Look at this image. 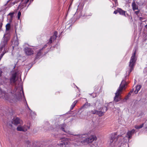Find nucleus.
Wrapping results in <instances>:
<instances>
[{"instance_id": "f257e3e1", "label": "nucleus", "mask_w": 147, "mask_h": 147, "mask_svg": "<svg viewBox=\"0 0 147 147\" xmlns=\"http://www.w3.org/2000/svg\"><path fill=\"white\" fill-rule=\"evenodd\" d=\"M66 126L65 124H63L60 125H58L55 127H51V129L53 131H59L61 130L65 132L73 135L76 136L75 138L77 139L78 142H81L82 144H84L91 143L94 140H96L97 139L96 136L94 135H92L89 138H86L87 136L86 134H74L72 132L65 130V127Z\"/></svg>"}, {"instance_id": "f03ea898", "label": "nucleus", "mask_w": 147, "mask_h": 147, "mask_svg": "<svg viewBox=\"0 0 147 147\" xmlns=\"http://www.w3.org/2000/svg\"><path fill=\"white\" fill-rule=\"evenodd\" d=\"M136 51L133 50V53L132 54V56L131 57L130 61L129 62V70L128 71H127L126 75L125 76V78L123 79L120 85L119 88L117 89L116 92L115 93V96L114 97V100L115 102H118L121 99V98L120 96V94L126 85V79L127 78V77L129 76V74L133 70L136 64V61L137 60L136 58Z\"/></svg>"}, {"instance_id": "7ed1b4c3", "label": "nucleus", "mask_w": 147, "mask_h": 147, "mask_svg": "<svg viewBox=\"0 0 147 147\" xmlns=\"http://www.w3.org/2000/svg\"><path fill=\"white\" fill-rule=\"evenodd\" d=\"M16 93L14 95L12 92L8 94L0 88V98L5 99L10 102H16L22 100V96H24V92L22 87L16 88Z\"/></svg>"}, {"instance_id": "20e7f679", "label": "nucleus", "mask_w": 147, "mask_h": 147, "mask_svg": "<svg viewBox=\"0 0 147 147\" xmlns=\"http://www.w3.org/2000/svg\"><path fill=\"white\" fill-rule=\"evenodd\" d=\"M10 38V34H5L3 38V40L1 42L0 45V51H2L4 48V51L0 55V60L6 52V49L5 48V46L7 44L8 41L9 40Z\"/></svg>"}, {"instance_id": "39448f33", "label": "nucleus", "mask_w": 147, "mask_h": 147, "mask_svg": "<svg viewBox=\"0 0 147 147\" xmlns=\"http://www.w3.org/2000/svg\"><path fill=\"white\" fill-rule=\"evenodd\" d=\"M70 144L69 139L68 138H61L57 144L59 147H68Z\"/></svg>"}, {"instance_id": "423d86ee", "label": "nucleus", "mask_w": 147, "mask_h": 147, "mask_svg": "<svg viewBox=\"0 0 147 147\" xmlns=\"http://www.w3.org/2000/svg\"><path fill=\"white\" fill-rule=\"evenodd\" d=\"M84 4V3L83 1H81L80 3V4L78 6V9L77 10V11L75 14L77 13H78L82 17L86 16H89V15H88L87 14L85 13L84 11H83V10Z\"/></svg>"}, {"instance_id": "0eeeda50", "label": "nucleus", "mask_w": 147, "mask_h": 147, "mask_svg": "<svg viewBox=\"0 0 147 147\" xmlns=\"http://www.w3.org/2000/svg\"><path fill=\"white\" fill-rule=\"evenodd\" d=\"M117 140V138L116 135H112L110 139L108 141V144L109 147H114L116 145V142Z\"/></svg>"}, {"instance_id": "6e6552de", "label": "nucleus", "mask_w": 147, "mask_h": 147, "mask_svg": "<svg viewBox=\"0 0 147 147\" xmlns=\"http://www.w3.org/2000/svg\"><path fill=\"white\" fill-rule=\"evenodd\" d=\"M18 74V72L15 71L11 74V76L9 80L10 84H15L16 81V77Z\"/></svg>"}, {"instance_id": "1a4fd4ad", "label": "nucleus", "mask_w": 147, "mask_h": 147, "mask_svg": "<svg viewBox=\"0 0 147 147\" xmlns=\"http://www.w3.org/2000/svg\"><path fill=\"white\" fill-rule=\"evenodd\" d=\"M24 51L26 54L27 55H31L34 53L33 49L27 47H26L24 49Z\"/></svg>"}, {"instance_id": "9d476101", "label": "nucleus", "mask_w": 147, "mask_h": 147, "mask_svg": "<svg viewBox=\"0 0 147 147\" xmlns=\"http://www.w3.org/2000/svg\"><path fill=\"white\" fill-rule=\"evenodd\" d=\"M10 84L8 79L5 77H1L0 78V85H8Z\"/></svg>"}, {"instance_id": "9b49d317", "label": "nucleus", "mask_w": 147, "mask_h": 147, "mask_svg": "<svg viewBox=\"0 0 147 147\" xmlns=\"http://www.w3.org/2000/svg\"><path fill=\"white\" fill-rule=\"evenodd\" d=\"M25 145L26 147H43L42 146H40L37 145V142H34L32 143V145L31 146L30 145V142L29 141H25L24 142Z\"/></svg>"}, {"instance_id": "f8f14e48", "label": "nucleus", "mask_w": 147, "mask_h": 147, "mask_svg": "<svg viewBox=\"0 0 147 147\" xmlns=\"http://www.w3.org/2000/svg\"><path fill=\"white\" fill-rule=\"evenodd\" d=\"M57 34L58 33L57 32L55 31L54 32L53 35L50 38L47 44L50 45L52 42L53 41L56 40L57 37Z\"/></svg>"}, {"instance_id": "ddd939ff", "label": "nucleus", "mask_w": 147, "mask_h": 147, "mask_svg": "<svg viewBox=\"0 0 147 147\" xmlns=\"http://www.w3.org/2000/svg\"><path fill=\"white\" fill-rule=\"evenodd\" d=\"M12 123L15 125H17L19 124H21L22 123V121L18 117H14L11 121Z\"/></svg>"}, {"instance_id": "4468645a", "label": "nucleus", "mask_w": 147, "mask_h": 147, "mask_svg": "<svg viewBox=\"0 0 147 147\" xmlns=\"http://www.w3.org/2000/svg\"><path fill=\"white\" fill-rule=\"evenodd\" d=\"M12 44H13L15 47L18 46L19 44V40L17 36H15L11 40Z\"/></svg>"}, {"instance_id": "2eb2a0df", "label": "nucleus", "mask_w": 147, "mask_h": 147, "mask_svg": "<svg viewBox=\"0 0 147 147\" xmlns=\"http://www.w3.org/2000/svg\"><path fill=\"white\" fill-rule=\"evenodd\" d=\"M29 128V127L27 126H25L22 127L20 125H19L17 127V129L18 131L25 132L27 131L28 129Z\"/></svg>"}, {"instance_id": "dca6fc26", "label": "nucleus", "mask_w": 147, "mask_h": 147, "mask_svg": "<svg viewBox=\"0 0 147 147\" xmlns=\"http://www.w3.org/2000/svg\"><path fill=\"white\" fill-rule=\"evenodd\" d=\"M135 132V130L134 129H133L131 131H128L127 134V135L128 139H131L132 138V136Z\"/></svg>"}, {"instance_id": "f3484780", "label": "nucleus", "mask_w": 147, "mask_h": 147, "mask_svg": "<svg viewBox=\"0 0 147 147\" xmlns=\"http://www.w3.org/2000/svg\"><path fill=\"white\" fill-rule=\"evenodd\" d=\"M22 97H23L24 98V101L26 102V105L27 106V108H28V109L30 110V115L31 116H32V117H34V116L36 115V114L34 112H33L30 109V108L29 107V106H28V105L27 103L26 100L25 98V97H24V96H22Z\"/></svg>"}, {"instance_id": "a211bd4d", "label": "nucleus", "mask_w": 147, "mask_h": 147, "mask_svg": "<svg viewBox=\"0 0 147 147\" xmlns=\"http://www.w3.org/2000/svg\"><path fill=\"white\" fill-rule=\"evenodd\" d=\"M29 1H21V2L20 3V7L22 9L26 7V4L28 3Z\"/></svg>"}, {"instance_id": "6ab92c4d", "label": "nucleus", "mask_w": 147, "mask_h": 147, "mask_svg": "<svg viewBox=\"0 0 147 147\" xmlns=\"http://www.w3.org/2000/svg\"><path fill=\"white\" fill-rule=\"evenodd\" d=\"M97 109L103 111L102 112L103 113V114H104V113L105 112L108 110L107 107L105 106L102 107H97Z\"/></svg>"}, {"instance_id": "aec40b11", "label": "nucleus", "mask_w": 147, "mask_h": 147, "mask_svg": "<svg viewBox=\"0 0 147 147\" xmlns=\"http://www.w3.org/2000/svg\"><path fill=\"white\" fill-rule=\"evenodd\" d=\"M132 9L134 11L135 10H138V6L136 5L135 1H134L132 4Z\"/></svg>"}, {"instance_id": "412c9836", "label": "nucleus", "mask_w": 147, "mask_h": 147, "mask_svg": "<svg viewBox=\"0 0 147 147\" xmlns=\"http://www.w3.org/2000/svg\"><path fill=\"white\" fill-rule=\"evenodd\" d=\"M141 87V85H138L136 86V90L134 91V92L135 94H137L138 91L140 90Z\"/></svg>"}, {"instance_id": "4be33fe9", "label": "nucleus", "mask_w": 147, "mask_h": 147, "mask_svg": "<svg viewBox=\"0 0 147 147\" xmlns=\"http://www.w3.org/2000/svg\"><path fill=\"white\" fill-rule=\"evenodd\" d=\"M118 9H119L118 13H119L120 14L122 15L125 16V11L123 10L122 9H121L120 8H118Z\"/></svg>"}, {"instance_id": "5701e85b", "label": "nucleus", "mask_w": 147, "mask_h": 147, "mask_svg": "<svg viewBox=\"0 0 147 147\" xmlns=\"http://www.w3.org/2000/svg\"><path fill=\"white\" fill-rule=\"evenodd\" d=\"M42 50H41V49L39 50V51L37 53L36 55V56L35 57L36 59H38V58H40V56L42 54V52L41 51Z\"/></svg>"}, {"instance_id": "b1692460", "label": "nucleus", "mask_w": 147, "mask_h": 147, "mask_svg": "<svg viewBox=\"0 0 147 147\" xmlns=\"http://www.w3.org/2000/svg\"><path fill=\"white\" fill-rule=\"evenodd\" d=\"M102 104V102L100 100H97L96 102L95 103V105L96 106V108L98 107H101Z\"/></svg>"}, {"instance_id": "393cba45", "label": "nucleus", "mask_w": 147, "mask_h": 147, "mask_svg": "<svg viewBox=\"0 0 147 147\" xmlns=\"http://www.w3.org/2000/svg\"><path fill=\"white\" fill-rule=\"evenodd\" d=\"M90 104L88 102H86L85 104L81 107L82 109L87 108L90 106Z\"/></svg>"}, {"instance_id": "a878e982", "label": "nucleus", "mask_w": 147, "mask_h": 147, "mask_svg": "<svg viewBox=\"0 0 147 147\" xmlns=\"http://www.w3.org/2000/svg\"><path fill=\"white\" fill-rule=\"evenodd\" d=\"M113 2L112 3L113 5H111V7L112 8L113 7H116L118 5L117 1H113Z\"/></svg>"}, {"instance_id": "bb28decb", "label": "nucleus", "mask_w": 147, "mask_h": 147, "mask_svg": "<svg viewBox=\"0 0 147 147\" xmlns=\"http://www.w3.org/2000/svg\"><path fill=\"white\" fill-rule=\"evenodd\" d=\"M102 112L100 110H99V111L97 110L96 115H98L99 116H102L104 115Z\"/></svg>"}, {"instance_id": "cd10ccee", "label": "nucleus", "mask_w": 147, "mask_h": 147, "mask_svg": "<svg viewBox=\"0 0 147 147\" xmlns=\"http://www.w3.org/2000/svg\"><path fill=\"white\" fill-rule=\"evenodd\" d=\"M77 101L75 100L72 103L70 107V110H72L73 109L74 107L76 105L77 103Z\"/></svg>"}, {"instance_id": "c85d7f7f", "label": "nucleus", "mask_w": 147, "mask_h": 147, "mask_svg": "<svg viewBox=\"0 0 147 147\" xmlns=\"http://www.w3.org/2000/svg\"><path fill=\"white\" fill-rule=\"evenodd\" d=\"M144 124V123H143L142 124L140 125V126L136 125L135 126V127L136 129H140V128H142L143 127Z\"/></svg>"}, {"instance_id": "c756f323", "label": "nucleus", "mask_w": 147, "mask_h": 147, "mask_svg": "<svg viewBox=\"0 0 147 147\" xmlns=\"http://www.w3.org/2000/svg\"><path fill=\"white\" fill-rule=\"evenodd\" d=\"M6 30H9L10 29V24L9 23H8L6 25Z\"/></svg>"}, {"instance_id": "7c9ffc66", "label": "nucleus", "mask_w": 147, "mask_h": 147, "mask_svg": "<svg viewBox=\"0 0 147 147\" xmlns=\"http://www.w3.org/2000/svg\"><path fill=\"white\" fill-rule=\"evenodd\" d=\"M133 91H134V89H131V91H130V92L127 95V97H129L130 96L132 93L133 92Z\"/></svg>"}, {"instance_id": "2f4dec72", "label": "nucleus", "mask_w": 147, "mask_h": 147, "mask_svg": "<svg viewBox=\"0 0 147 147\" xmlns=\"http://www.w3.org/2000/svg\"><path fill=\"white\" fill-rule=\"evenodd\" d=\"M21 13L20 11H19L18 13V20H20Z\"/></svg>"}, {"instance_id": "473e14b6", "label": "nucleus", "mask_w": 147, "mask_h": 147, "mask_svg": "<svg viewBox=\"0 0 147 147\" xmlns=\"http://www.w3.org/2000/svg\"><path fill=\"white\" fill-rule=\"evenodd\" d=\"M90 95L92 96L93 98H95L96 96V94L95 93H93L90 94Z\"/></svg>"}, {"instance_id": "72a5a7b5", "label": "nucleus", "mask_w": 147, "mask_h": 147, "mask_svg": "<svg viewBox=\"0 0 147 147\" xmlns=\"http://www.w3.org/2000/svg\"><path fill=\"white\" fill-rule=\"evenodd\" d=\"M14 14V12H12V13H10L9 14H8V15H9V16H11V18H12L13 16V14Z\"/></svg>"}, {"instance_id": "f704fd0d", "label": "nucleus", "mask_w": 147, "mask_h": 147, "mask_svg": "<svg viewBox=\"0 0 147 147\" xmlns=\"http://www.w3.org/2000/svg\"><path fill=\"white\" fill-rule=\"evenodd\" d=\"M97 110H94L91 111L92 113L93 114H96Z\"/></svg>"}, {"instance_id": "c9c22d12", "label": "nucleus", "mask_w": 147, "mask_h": 147, "mask_svg": "<svg viewBox=\"0 0 147 147\" xmlns=\"http://www.w3.org/2000/svg\"><path fill=\"white\" fill-rule=\"evenodd\" d=\"M92 126L93 127V128H92V127L91 130H92L93 131H94V129L96 127L93 124L92 125Z\"/></svg>"}, {"instance_id": "e433bc0d", "label": "nucleus", "mask_w": 147, "mask_h": 147, "mask_svg": "<svg viewBox=\"0 0 147 147\" xmlns=\"http://www.w3.org/2000/svg\"><path fill=\"white\" fill-rule=\"evenodd\" d=\"M140 12V10L138 9V10L137 11H135V13L138 16V14Z\"/></svg>"}, {"instance_id": "4c0bfd02", "label": "nucleus", "mask_w": 147, "mask_h": 147, "mask_svg": "<svg viewBox=\"0 0 147 147\" xmlns=\"http://www.w3.org/2000/svg\"><path fill=\"white\" fill-rule=\"evenodd\" d=\"M3 25V23L2 22H0V31L2 30V27Z\"/></svg>"}, {"instance_id": "58836bf2", "label": "nucleus", "mask_w": 147, "mask_h": 147, "mask_svg": "<svg viewBox=\"0 0 147 147\" xmlns=\"http://www.w3.org/2000/svg\"><path fill=\"white\" fill-rule=\"evenodd\" d=\"M118 11H119V9H118V8H117V9L114 12V13H115V14H117L118 13Z\"/></svg>"}, {"instance_id": "ea45409f", "label": "nucleus", "mask_w": 147, "mask_h": 147, "mask_svg": "<svg viewBox=\"0 0 147 147\" xmlns=\"http://www.w3.org/2000/svg\"><path fill=\"white\" fill-rule=\"evenodd\" d=\"M143 115V113L142 112H141L140 113L139 115L138 116V117H139L140 116H142Z\"/></svg>"}, {"instance_id": "a19ab883", "label": "nucleus", "mask_w": 147, "mask_h": 147, "mask_svg": "<svg viewBox=\"0 0 147 147\" xmlns=\"http://www.w3.org/2000/svg\"><path fill=\"white\" fill-rule=\"evenodd\" d=\"M47 46V44L45 45L44 47L42 48L41 49V50H42L46 48Z\"/></svg>"}, {"instance_id": "79ce46f5", "label": "nucleus", "mask_w": 147, "mask_h": 147, "mask_svg": "<svg viewBox=\"0 0 147 147\" xmlns=\"http://www.w3.org/2000/svg\"><path fill=\"white\" fill-rule=\"evenodd\" d=\"M53 135L54 136H55L56 138H58V136L57 134H53Z\"/></svg>"}, {"instance_id": "37998d69", "label": "nucleus", "mask_w": 147, "mask_h": 147, "mask_svg": "<svg viewBox=\"0 0 147 147\" xmlns=\"http://www.w3.org/2000/svg\"><path fill=\"white\" fill-rule=\"evenodd\" d=\"M143 19L142 18V17H140L139 18V20H140L141 21H142V20Z\"/></svg>"}, {"instance_id": "c03bdc74", "label": "nucleus", "mask_w": 147, "mask_h": 147, "mask_svg": "<svg viewBox=\"0 0 147 147\" xmlns=\"http://www.w3.org/2000/svg\"><path fill=\"white\" fill-rule=\"evenodd\" d=\"M129 98V97H127H127L125 98V99L126 100H127V99H128Z\"/></svg>"}, {"instance_id": "a18cd8bd", "label": "nucleus", "mask_w": 147, "mask_h": 147, "mask_svg": "<svg viewBox=\"0 0 147 147\" xmlns=\"http://www.w3.org/2000/svg\"><path fill=\"white\" fill-rule=\"evenodd\" d=\"M129 98V97H127H127L125 98V99L126 100H127V99H128Z\"/></svg>"}, {"instance_id": "49530a36", "label": "nucleus", "mask_w": 147, "mask_h": 147, "mask_svg": "<svg viewBox=\"0 0 147 147\" xmlns=\"http://www.w3.org/2000/svg\"><path fill=\"white\" fill-rule=\"evenodd\" d=\"M72 3V1L71 2V3H70L69 5V7H70V6L71 5Z\"/></svg>"}, {"instance_id": "de8ad7c7", "label": "nucleus", "mask_w": 147, "mask_h": 147, "mask_svg": "<svg viewBox=\"0 0 147 147\" xmlns=\"http://www.w3.org/2000/svg\"><path fill=\"white\" fill-rule=\"evenodd\" d=\"M15 3V2H13V3H12V5H14Z\"/></svg>"}, {"instance_id": "09e8293b", "label": "nucleus", "mask_w": 147, "mask_h": 147, "mask_svg": "<svg viewBox=\"0 0 147 147\" xmlns=\"http://www.w3.org/2000/svg\"><path fill=\"white\" fill-rule=\"evenodd\" d=\"M145 27L146 28H147V24L145 26Z\"/></svg>"}, {"instance_id": "8fccbe9b", "label": "nucleus", "mask_w": 147, "mask_h": 147, "mask_svg": "<svg viewBox=\"0 0 147 147\" xmlns=\"http://www.w3.org/2000/svg\"><path fill=\"white\" fill-rule=\"evenodd\" d=\"M73 19H74V18H71V20H73Z\"/></svg>"}, {"instance_id": "3c124183", "label": "nucleus", "mask_w": 147, "mask_h": 147, "mask_svg": "<svg viewBox=\"0 0 147 147\" xmlns=\"http://www.w3.org/2000/svg\"><path fill=\"white\" fill-rule=\"evenodd\" d=\"M71 26V25H70V26H69V28H70V27Z\"/></svg>"}, {"instance_id": "603ef678", "label": "nucleus", "mask_w": 147, "mask_h": 147, "mask_svg": "<svg viewBox=\"0 0 147 147\" xmlns=\"http://www.w3.org/2000/svg\"><path fill=\"white\" fill-rule=\"evenodd\" d=\"M30 4V3L28 5V6H27V8L28 7L29 5Z\"/></svg>"}, {"instance_id": "864d4df0", "label": "nucleus", "mask_w": 147, "mask_h": 147, "mask_svg": "<svg viewBox=\"0 0 147 147\" xmlns=\"http://www.w3.org/2000/svg\"><path fill=\"white\" fill-rule=\"evenodd\" d=\"M12 47H13V49H14V47L13 46H12Z\"/></svg>"}, {"instance_id": "5fc2aeb1", "label": "nucleus", "mask_w": 147, "mask_h": 147, "mask_svg": "<svg viewBox=\"0 0 147 147\" xmlns=\"http://www.w3.org/2000/svg\"><path fill=\"white\" fill-rule=\"evenodd\" d=\"M7 1V3H8L9 2V1Z\"/></svg>"}, {"instance_id": "6e6d98bb", "label": "nucleus", "mask_w": 147, "mask_h": 147, "mask_svg": "<svg viewBox=\"0 0 147 147\" xmlns=\"http://www.w3.org/2000/svg\"><path fill=\"white\" fill-rule=\"evenodd\" d=\"M76 86V87L78 88H78L77 86Z\"/></svg>"}, {"instance_id": "4d7b16f0", "label": "nucleus", "mask_w": 147, "mask_h": 147, "mask_svg": "<svg viewBox=\"0 0 147 147\" xmlns=\"http://www.w3.org/2000/svg\"><path fill=\"white\" fill-rule=\"evenodd\" d=\"M30 1V3L32 2L31 1H33V0L32 1Z\"/></svg>"}, {"instance_id": "13d9d810", "label": "nucleus", "mask_w": 147, "mask_h": 147, "mask_svg": "<svg viewBox=\"0 0 147 147\" xmlns=\"http://www.w3.org/2000/svg\"><path fill=\"white\" fill-rule=\"evenodd\" d=\"M10 125L11 126H12V125L11 124Z\"/></svg>"}, {"instance_id": "bf43d9fd", "label": "nucleus", "mask_w": 147, "mask_h": 147, "mask_svg": "<svg viewBox=\"0 0 147 147\" xmlns=\"http://www.w3.org/2000/svg\"><path fill=\"white\" fill-rule=\"evenodd\" d=\"M136 3H138V2H137Z\"/></svg>"}]
</instances>
